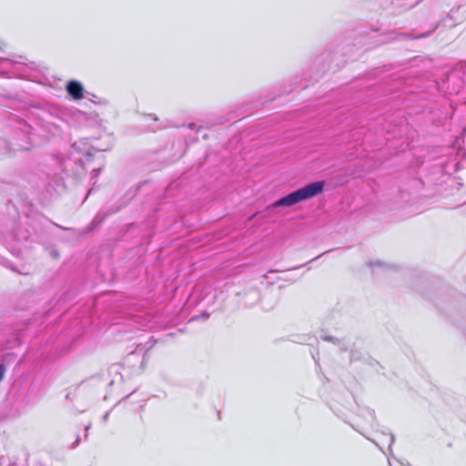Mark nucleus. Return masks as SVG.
I'll return each instance as SVG.
<instances>
[{"label": "nucleus", "instance_id": "nucleus-1", "mask_svg": "<svg viewBox=\"0 0 466 466\" xmlns=\"http://www.w3.org/2000/svg\"><path fill=\"white\" fill-rule=\"evenodd\" d=\"M324 183L322 181L312 182L305 187L299 188L287 196H284L275 201L271 207H290L302 200L313 198L322 192Z\"/></svg>", "mask_w": 466, "mask_h": 466}, {"label": "nucleus", "instance_id": "nucleus-2", "mask_svg": "<svg viewBox=\"0 0 466 466\" xmlns=\"http://www.w3.org/2000/svg\"><path fill=\"white\" fill-rule=\"evenodd\" d=\"M96 143V140H94L93 143H90L88 138H81L76 141L72 147L76 152L84 156H92L94 151H105L107 149L98 147Z\"/></svg>", "mask_w": 466, "mask_h": 466}, {"label": "nucleus", "instance_id": "nucleus-3", "mask_svg": "<svg viewBox=\"0 0 466 466\" xmlns=\"http://www.w3.org/2000/svg\"><path fill=\"white\" fill-rule=\"evenodd\" d=\"M66 89L67 93L76 100L81 99L83 97V85L76 80L69 81Z\"/></svg>", "mask_w": 466, "mask_h": 466}, {"label": "nucleus", "instance_id": "nucleus-4", "mask_svg": "<svg viewBox=\"0 0 466 466\" xmlns=\"http://www.w3.org/2000/svg\"><path fill=\"white\" fill-rule=\"evenodd\" d=\"M360 416L365 420V425L375 428L376 418L373 410L369 408L360 409Z\"/></svg>", "mask_w": 466, "mask_h": 466}, {"label": "nucleus", "instance_id": "nucleus-5", "mask_svg": "<svg viewBox=\"0 0 466 466\" xmlns=\"http://www.w3.org/2000/svg\"><path fill=\"white\" fill-rule=\"evenodd\" d=\"M29 137L24 135L23 143H19L16 139L10 142V150L13 152L28 150L29 149Z\"/></svg>", "mask_w": 466, "mask_h": 466}, {"label": "nucleus", "instance_id": "nucleus-6", "mask_svg": "<svg viewBox=\"0 0 466 466\" xmlns=\"http://www.w3.org/2000/svg\"><path fill=\"white\" fill-rule=\"evenodd\" d=\"M435 30V27L431 31H428L425 33H422L420 35H412V34H400L398 35L395 39H406V38H412V39H418V38H424L431 35V32Z\"/></svg>", "mask_w": 466, "mask_h": 466}, {"label": "nucleus", "instance_id": "nucleus-7", "mask_svg": "<svg viewBox=\"0 0 466 466\" xmlns=\"http://www.w3.org/2000/svg\"><path fill=\"white\" fill-rule=\"evenodd\" d=\"M323 340H327V341H332L335 343V339L330 337V336H323L321 337Z\"/></svg>", "mask_w": 466, "mask_h": 466}, {"label": "nucleus", "instance_id": "nucleus-8", "mask_svg": "<svg viewBox=\"0 0 466 466\" xmlns=\"http://www.w3.org/2000/svg\"><path fill=\"white\" fill-rule=\"evenodd\" d=\"M375 265H376V266H381V265H382V263H381L380 261H376V262H370V267H374Z\"/></svg>", "mask_w": 466, "mask_h": 466}, {"label": "nucleus", "instance_id": "nucleus-9", "mask_svg": "<svg viewBox=\"0 0 466 466\" xmlns=\"http://www.w3.org/2000/svg\"><path fill=\"white\" fill-rule=\"evenodd\" d=\"M394 440V436L391 433H390V447L393 444Z\"/></svg>", "mask_w": 466, "mask_h": 466}, {"label": "nucleus", "instance_id": "nucleus-10", "mask_svg": "<svg viewBox=\"0 0 466 466\" xmlns=\"http://www.w3.org/2000/svg\"><path fill=\"white\" fill-rule=\"evenodd\" d=\"M108 416H109V414H108V412H106V413L104 415V417H103V420H104V421H106V420H107V419H108Z\"/></svg>", "mask_w": 466, "mask_h": 466}, {"label": "nucleus", "instance_id": "nucleus-11", "mask_svg": "<svg viewBox=\"0 0 466 466\" xmlns=\"http://www.w3.org/2000/svg\"><path fill=\"white\" fill-rule=\"evenodd\" d=\"M78 442H79V437H77V438H76V440L75 443L73 444V448H75L76 446H77Z\"/></svg>", "mask_w": 466, "mask_h": 466}, {"label": "nucleus", "instance_id": "nucleus-12", "mask_svg": "<svg viewBox=\"0 0 466 466\" xmlns=\"http://www.w3.org/2000/svg\"><path fill=\"white\" fill-rule=\"evenodd\" d=\"M90 428V425L86 426L85 429L86 437L87 436L88 430Z\"/></svg>", "mask_w": 466, "mask_h": 466}, {"label": "nucleus", "instance_id": "nucleus-13", "mask_svg": "<svg viewBox=\"0 0 466 466\" xmlns=\"http://www.w3.org/2000/svg\"><path fill=\"white\" fill-rule=\"evenodd\" d=\"M194 126H195V124H193V123H192V124H190V125H189V128H190V129H193Z\"/></svg>", "mask_w": 466, "mask_h": 466}]
</instances>
